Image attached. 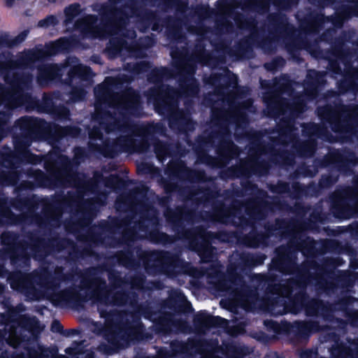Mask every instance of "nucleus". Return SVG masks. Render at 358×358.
Masks as SVG:
<instances>
[{"instance_id":"f257e3e1","label":"nucleus","mask_w":358,"mask_h":358,"mask_svg":"<svg viewBox=\"0 0 358 358\" xmlns=\"http://www.w3.org/2000/svg\"><path fill=\"white\" fill-rule=\"evenodd\" d=\"M71 42L66 38H60L46 46V50H29L20 54L21 62L15 59L10 51L0 54V75L3 76L6 87L0 86V104L8 108L17 107L23 103L22 94L25 83L16 75V69L21 64H28L30 62L39 59L44 56H50L68 50Z\"/></svg>"},{"instance_id":"f03ea898","label":"nucleus","mask_w":358,"mask_h":358,"mask_svg":"<svg viewBox=\"0 0 358 358\" xmlns=\"http://www.w3.org/2000/svg\"><path fill=\"white\" fill-rule=\"evenodd\" d=\"M115 83V78H108L104 83L95 89V95L98 99L95 108L96 115L95 119H98L99 110L102 103H107L117 109H129L136 108L138 104L139 96L133 90H129L122 94L111 95L109 94L110 85Z\"/></svg>"},{"instance_id":"7ed1b4c3","label":"nucleus","mask_w":358,"mask_h":358,"mask_svg":"<svg viewBox=\"0 0 358 358\" xmlns=\"http://www.w3.org/2000/svg\"><path fill=\"white\" fill-rule=\"evenodd\" d=\"M103 28L97 25V20L92 15L85 16L77 21L76 27L80 31L92 37H105L110 35H116L121 31L120 22L111 20Z\"/></svg>"},{"instance_id":"20e7f679","label":"nucleus","mask_w":358,"mask_h":358,"mask_svg":"<svg viewBox=\"0 0 358 358\" xmlns=\"http://www.w3.org/2000/svg\"><path fill=\"white\" fill-rule=\"evenodd\" d=\"M106 339L111 345V350L115 351L127 346L129 343L128 337H125V332L120 327H106L104 330Z\"/></svg>"},{"instance_id":"39448f33","label":"nucleus","mask_w":358,"mask_h":358,"mask_svg":"<svg viewBox=\"0 0 358 358\" xmlns=\"http://www.w3.org/2000/svg\"><path fill=\"white\" fill-rule=\"evenodd\" d=\"M62 66L57 64H50L39 70L38 80L41 83L51 80L61 74Z\"/></svg>"},{"instance_id":"423d86ee","label":"nucleus","mask_w":358,"mask_h":358,"mask_svg":"<svg viewBox=\"0 0 358 358\" xmlns=\"http://www.w3.org/2000/svg\"><path fill=\"white\" fill-rule=\"evenodd\" d=\"M332 354L337 358H358V343H350L348 348L341 346L334 348Z\"/></svg>"},{"instance_id":"0eeeda50","label":"nucleus","mask_w":358,"mask_h":358,"mask_svg":"<svg viewBox=\"0 0 358 358\" xmlns=\"http://www.w3.org/2000/svg\"><path fill=\"white\" fill-rule=\"evenodd\" d=\"M10 284L13 289L25 292L27 289L29 288V285H31V279L29 275L17 274L10 278Z\"/></svg>"},{"instance_id":"6e6552de","label":"nucleus","mask_w":358,"mask_h":358,"mask_svg":"<svg viewBox=\"0 0 358 358\" xmlns=\"http://www.w3.org/2000/svg\"><path fill=\"white\" fill-rule=\"evenodd\" d=\"M71 66V69L69 71L71 76H83L87 75L90 71L89 68L78 64V60L76 58L69 59L66 66Z\"/></svg>"},{"instance_id":"1a4fd4ad","label":"nucleus","mask_w":358,"mask_h":358,"mask_svg":"<svg viewBox=\"0 0 358 358\" xmlns=\"http://www.w3.org/2000/svg\"><path fill=\"white\" fill-rule=\"evenodd\" d=\"M64 13L66 24L71 23L73 19L80 13V6L78 4H72L66 8Z\"/></svg>"},{"instance_id":"9d476101","label":"nucleus","mask_w":358,"mask_h":358,"mask_svg":"<svg viewBox=\"0 0 358 358\" xmlns=\"http://www.w3.org/2000/svg\"><path fill=\"white\" fill-rule=\"evenodd\" d=\"M201 322L204 326H213L225 324L226 320L218 317L205 315L203 316Z\"/></svg>"},{"instance_id":"9b49d317","label":"nucleus","mask_w":358,"mask_h":358,"mask_svg":"<svg viewBox=\"0 0 358 358\" xmlns=\"http://www.w3.org/2000/svg\"><path fill=\"white\" fill-rule=\"evenodd\" d=\"M17 329H16L13 325L10 327V332L8 338V342L10 345L13 346L14 348L17 346L20 343V338L17 335Z\"/></svg>"},{"instance_id":"f8f14e48","label":"nucleus","mask_w":358,"mask_h":358,"mask_svg":"<svg viewBox=\"0 0 358 358\" xmlns=\"http://www.w3.org/2000/svg\"><path fill=\"white\" fill-rule=\"evenodd\" d=\"M57 23V18L54 16H49L47 18L38 22V26L41 27H48Z\"/></svg>"},{"instance_id":"ddd939ff","label":"nucleus","mask_w":358,"mask_h":358,"mask_svg":"<svg viewBox=\"0 0 358 358\" xmlns=\"http://www.w3.org/2000/svg\"><path fill=\"white\" fill-rule=\"evenodd\" d=\"M86 92L83 89H78L73 91V100L82 99L85 96Z\"/></svg>"},{"instance_id":"4468645a","label":"nucleus","mask_w":358,"mask_h":358,"mask_svg":"<svg viewBox=\"0 0 358 358\" xmlns=\"http://www.w3.org/2000/svg\"><path fill=\"white\" fill-rule=\"evenodd\" d=\"M170 99H171V94H170V92H169V94H166V95H163V94L159 95L157 101L162 100V101L163 102V104L164 106H166V105L169 106L171 103V101Z\"/></svg>"},{"instance_id":"2eb2a0df","label":"nucleus","mask_w":358,"mask_h":358,"mask_svg":"<svg viewBox=\"0 0 358 358\" xmlns=\"http://www.w3.org/2000/svg\"><path fill=\"white\" fill-rule=\"evenodd\" d=\"M123 12L120 10H115L112 8L108 7H104L103 8V10L101 11V13H111V15L114 17H116L117 14L122 13Z\"/></svg>"},{"instance_id":"dca6fc26","label":"nucleus","mask_w":358,"mask_h":358,"mask_svg":"<svg viewBox=\"0 0 358 358\" xmlns=\"http://www.w3.org/2000/svg\"><path fill=\"white\" fill-rule=\"evenodd\" d=\"M8 120V115L5 113H0V131L4 129L3 124Z\"/></svg>"},{"instance_id":"f3484780","label":"nucleus","mask_w":358,"mask_h":358,"mask_svg":"<svg viewBox=\"0 0 358 358\" xmlns=\"http://www.w3.org/2000/svg\"><path fill=\"white\" fill-rule=\"evenodd\" d=\"M90 136L92 138H101V133L99 129H94L90 131Z\"/></svg>"},{"instance_id":"a211bd4d","label":"nucleus","mask_w":358,"mask_h":358,"mask_svg":"<svg viewBox=\"0 0 358 358\" xmlns=\"http://www.w3.org/2000/svg\"><path fill=\"white\" fill-rule=\"evenodd\" d=\"M78 133L77 129H64V131L60 135H72L76 136Z\"/></svg>"},{"instance_id":"6ab92c4d","label":"nucleus","mask_w":358,"mask_h":358,"mask_svg":"<svg viewBox=\"0 0 358 358\" xmlns=\"http://www.w3.org/2000/svg\"><path fill=\"white\" fill-rule=\"evenodd\" d=\"M196 92H197L196 86L194 85L191 87V89L189 90H187L184 92V93H185L187 96L194 94Z\"/></svg>"},{"instance_id":"aec40b11","label":"nucleus","mask_w":358,"mask_h":358,"mask_svg":"<svg viewBox=\"0 0 358 358\" xmlns=\"http://www.w3.org/2000/svg\"><path fill=\"white\" fill-rule=\"evenodd\" d=\"M217 352V350L208 351V352L204 355V358H215L216 356L215 354Z\"/></svg>"},{"instance_id":"412c9836","label":"nucleus","mask_w":358,"mask_h":358,"mask_svg":"<svg viewBox=\"0 0 358 358\" xmlns=\"http://www.w3.org/2000/svg\"><path fill=\"white\" fill-rule=\"evenodd\" d=\"M100 125H101V128L104 129L107 132H110V131H113L115 129L114 127L110 128V127L106 126L104 122H101Z\"/></svg>"},{"instance_id":"4be33fe9","label":"nucleus","mask_w":358,"mask_h":358,"mask_svg":"<svg viewBox=\"0 0 358 358\" xmlns=\"http://www.w3.org/2000/svg\"><path fill=\"white\" fill-rule=\"evenodd\" d=\"M133 149L135 151L143 152L145 149V145L143 144L142 146H134Z\"/></svg>"},{"instance_id":"5701e85b","label":"nucleus","mask_w":358,"mask_h":358,"mask_svg":"<svg viewBox=\"0 0 358 358\" xmlns=\"http://www.w3.org/2000/svg\"><path fill=\"white\" fill-rule=\"evenodd\" d=\"M52 328L53 329H55V331H60V324L58 322H54L52 324Z\"/></svg>"},{"instance_id":"b1692460","label":"nucleus","mask_w":358,"mask_h":358,"mask_svg":"<svg viewBox=\"0 0 358 358\" xmlns=\"http://www.w3.org/2000/svg\"><path fill=\"white\" fill-rule=\"evenodd\" d=\"M81 358H93V355L91 352H87L85 357L82 355Z\"/></svg>"},{"instance_id":"393cba45","label":"nucleus","mask_w":358,"mask_h":358,"mask_svg":"<svg viewBox=\"0 0 358 358\" xmlns=\"http://www.w3.org/2000/svg\"><path fill=\"white\" fill-rule=\"evenodd\" d=\"M234 352V348L231 347L229 350H228V352H227V356H229L230 358H235V357H233L231 355H229V353L231 352Z\"/></svg>"},{"instance_id":"a878e982","label":"nucleus","mask_w":358,"mask_h":358,"mask_svg":"<svg viewBox=\"0 0 358 358\" xmlns=\"http://www.w3.org/2000/svg\"><path fill=\"white\" fill-rule=\"evenodd\" d=\"M240 305L242 306L245 309H248L249 306L245 303H240Z\"/></svg>"},{"instance_id":"bb28decb","label":"nucleus","mask_w":358,"mask_h":358,"mask_svg":"<svg viewBox=\"0 0 358 358\" xmlns=\"http://www.w3.org/2000/svg\"><path fill=\"white\" fill-rule=\"evenodd\" d=\"M18 358H25V357H18ZM26 358H37V357H36L35 355H34L29 354V357H26Z\"/></svg>"},{"instance_id":"cd10ccee","label":"nucleus","mask_w":358,"mask_h":358,"mask_svg":"<svg viewBox=\"0 0 358 358\" xmlns=\"http://www.w3.org/2000/svg\"><path fill=\"white\" fill-rule=\"evenodd\" d=\"M180 96V94L179 93H175V94L172 96L171 99H174L175 97L178 98Z\"/></svg>"},{"instance_id":"c85d7f7f","label":"nucleus","mask_w":358,"mask_h":358,"mask_svg":"<svg viewBox=\"0 0 358 358\" xmlns=\"http://www.w3.org/2000/svg\"><path fill=\"white\" fill-rule=\"evenodd\" d=\"M117 49L119 50H121L123 49V45L122 44H120L119 45L117 46Z\"/></svg>"},{"instance_id":"c756f323","label":"nucleus","mask_w":358,"mask_h":358,"mask_svg":"<svg viewBox=\"0 0 358 358\" xmlns=\"http://www.w3.org/2000/svg\"><path fill=\"white\" fill-rule=\"evenodd\" d=\"M27 34L26 32L23 33V38L22 39H24L25 38V36H27Z\"/></svg>"},{"instance_id":"7c9ffc66","label":"nucleus","mask_w":358,"mask_h":358,"mask_svg":"<svg viewBox=\"0 0 358 358\" xmlns=\"http://www.w3.org/2000/svg\"><path fill=\"white\" fill-rule=\"evenodd\" d=\"M55 1H56V0H48V1H49V2H50V3H53V2H55Z\"/></svg>"}]
</instances>
